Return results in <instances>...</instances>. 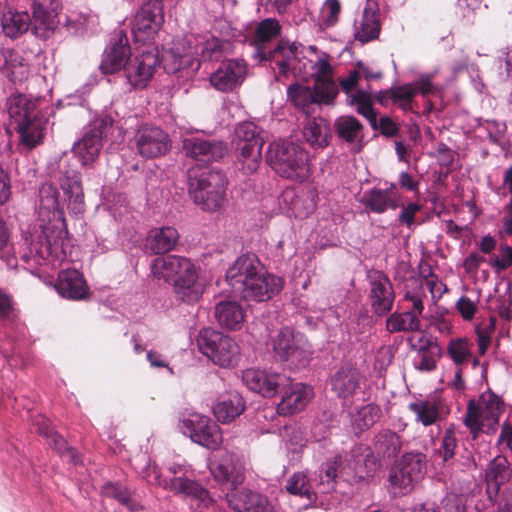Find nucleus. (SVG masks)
Listing matches in <instances>:
<instances>
[{
  "label": "nucleus",
  "mask_w": 512,
  "mask_h": 512,
  "mask_svg": "<svg viewBox=\"0 0 512 512\" xmlns=\"http://www.w3.org/2000/svg\"><path fill=\"white\" fill-rule=\"evenodd\" d=\"M39 206L37 222L34 223V263L44 264L52 269L60 267L66 259V250L69 246L64 205L60 201V192L52 183H44L38 191Z\"/></svg>",
  "instance_id": "obj_1"
},
{
  "label": "nucleus",
  "mask_w": 512,
  "mask_h": 512,
  "mask_svg": "<svg viewBox=\"0 0 512 512\" xmlns=\"http://www.w3.org/2000/svg\"><path fill=\"white\" fill-rule=\"evenodd\" d=\"M232 291L245 301L264 302L283 288V279L267 272L255 254H242L226 271Z\"/></svg>",
  "instance_id": "obj_2"
},
{
  "label": "nucleus",
  "mask_w": 512,
  "mask_h": 512,
  "mask_svg": "<svg viewBox=\"0 0 512 512\" xmlns=\"http://www.w3.org/2000/svg\"><path fill=\"white\" fill-rule=\"evenodd\" d=\"M131 48L127 33L115 31L106 46L99 69L102 74H112L123 68L124 76L133 88L143 89L152 78L158 63L157 56L149 51H142L129 60Z\"/></svg>",
  "instance_id": "obj_3"
},
{
  "label": "nucleus",
  "mask_w": 512,
  "mask_h": 512,
  "mask_svg": "<svg viewBox=\"0 0 512 512\" xmlns=\"http://www.w3.org/2000/svg\"><path fill=\"white\" fill-rule=\"evenodd\" d=\"M379 468V459L371 447L358 444L353 446L345 457L335 453L319 466L315 480L322 493H330L336 487L337 478L346 474L353 481H361L374 476Z\"/></svg>",
  "instance_id": "obj_4"
},
{
  "label": "nucleus",
  "mask_w": 512,
  "mask_h": 512,
  "mask_svg": "<svg viewBox=\"0 0 512 512\" xmlns=\"http://www.w3.org/2000/svg\"><path fill=\"white\" fill-rule=\"evenodd\" d=\"M281 30L282 26L276 18H265L256 25L250 36V44L255 48L254 58L260 62H274L279 73L287 76L299 59L302 45L281 39L273 48H268V44L280 36Z\"/></svg>",
  "instance_id": "obj_5"
},
{
  "label": "nucleus",
  "mask_w": 512,
  "mask_h": 512,
  "mask_svg": "<svg viewBox=\"0 0 512 512\" xmlns=\"http://www.w3.org/2000/svg\"><path fill=\"white\" fill-rule=\"evenodd\" d=\"M228 180L224 172L209 165H194L187 171L188 194L202 210L216 212L224 204Z\"/></svg>",
  "instance_id": "obj_6"
},
{
  "label": "nucleus",
  "mask_w": 512,
  "mask_h": 512,
  "mask_svg": "<svg viewBox=\"0 0 512 512\" xmlns=\"http://www.w3.org/2000/svg\"><path fill=\"white\" fill-rule=\"evenodd\" d=\"M266 161L281 178L301 183L309 177L308 154L292 141L280 139L271 142L266 152Z\"/></svg>",
  "instance_id": "obj_7"
},
{
  "label": "nucleus",
  "mask_w": 512,
  "mask_h": 512,
  "mask_svg": "<svg viewBox=\"0 0 512 512\" xmlns=\"http://www.w3.org/2000/svg\"><path fill=\"white\" fill-rule=\"evenodd\" d=\"M504 409L502 398L490 389L481 393L478 398L470 399L467 404L464 424L469 429L472 438L476 439L479 433L495 432Z\"/></svg>",
  "instance_id": "obj_8"
},
{
  "label": "nucleus",
  "mask_w": 512,
  "mask_h": 512,
  "mask_svg": "<svg viewBox=\"0 0 512 512\" xmlns=\"http://www.w3.org/2000/svg\"><path fill=\"white\" fill-rule=\"evenodd\" d=\"M268 351L275 361L291 368L305 367L311 359L310 345L304 335L283 327L267 342Z\"/></svg>",
  "instance_id": "obj_9"
},
{
  "label": "nucleus",
  "mask_w": 512,
  "mask_h": 512,
  "mask_svg": "<svg viewBox=\"0 0 512 512\" xmlns=\"http://www.w3.org/2000/svg\"><path fill=\"white\" fill-rule=\"evenodd\" d=\"M261 132V128L251 121L241 122L235 128L236 167L246 176L256 172L261 164L264 145Z\"/></svg>",
  "instance_id": "obj_10"
},
{
  "label": "nucleus",
  "mask_w": 512,
  "mask_h": 512,
  "mask_svg": "<svg viewBox=\"0 0 512 512\" xmlns=\"http://www.w3.org/2000/svg\"><path fill=\"white\" fill-rule=\"evenodd\" d=\"M426 464V455L422 452L410 451L404 453L389 471L390 493L394 496L410 493L415 485L424 477Z\"/></svg>",
  "instance_id": "obj_11"
},
{
  "label": "nucleus",
  "mask_w": 512,
  "mask_h": 512,
  "mask_svg": "<svg viewBox=\"0 0 512 512\" xmlns=\"http://www.w3.org/2000/svg\"><path fill=\"white\" fill-rule=\"evenodd\" d=\"M197 346L204 356L222 368L234 367L240 359V348L236 341L210 327L199 331Z\"/></svg>",
  "instance_id": "obj_12"
},
{
  "label": "nucleus",
  "mask_w": 512,
  "mask_h": 512,
  "mask_svg": "<svg viewBox=\"0 0 512 512\" xmlns=\"http://www.w3.org/2000/svg\"><path fill=\"white\" fill-rule=\"evenodd\" d=\"M114 124L111 115H101L85 129L81 139L72 146V152L82 166L93 162L103 146V140L108 137Z\"/></svg>",
  "instance_id": "obj_13"
},
{
  "label": "nucleus",
  "mask_w": 512,
  "mask_h": 512,
  "mask_svg": "<svg viewBox=\"0 0 512 512\" xmlns=\"http://www.w3.org/2000/svg\"><path fill=\"white\" fill-rule=\"evenodd\" d=\"M39 261L40 264L34 263V277L43 280L47 285L53 286L57 293L63 298L71 300L85 298L88 293V287L82 273L76 269H64L58 272L56 280L54 275L44 277L43 274L46 273L47 270H52V267L44 264V261L41 259ZM58 268L59 267L53 269V271Z\"/></svg>",
  "instance_id": "obj_14"
},
{
  "label": "nucleus",
  "mask_w": 512,
  "mask_h": 512,
  "mask_svg": "<svg viewBox=\"0 0 512 512\" xmlns=\"http://www.w3.org/2000/svg\"><path fill=\"white\" fill-rule=\"evenodd\" d=\"M200 58L195 53L192 38L186 37L172 47L163 57V68L167 74L175 75L178 81L191 80L200 68Z\"/></svg>",
  "instance_id": "obj_15"
},
{
  "label": "nucleus",
  "mask_w": 512,
  "mask_h": 512,
  "mask_svg": "<svg viewBox=\"0 0 512 512\" xmlns=\"http://www.w3.org/2000/svg\"><path fill=\"white\" fill-rule=\"evenodd\" d=\"M9 126L19 136L21 150H32V102L24 94L11 95L6 102Z\"/></svg>",
  "instance_id": "obj_16"
},
{
  "label": "nucleus",
  "mask_w": 512,
  "mask_h": 512,
  "mask_svg": "<svg viewBox=\"0 0 512 512\" xmlns=\"http://www.w3.org/2000/svg\"><path fill=\"white\" fill-rule=\"evenodd\" d=\"M164 22L161 0H148L142 4L131 22V33L136 43L154 40Z\"/></svg>",
  "instance_id": "obj_17"
},
{
  "label": "nucleus",
  "mask_w": 512,
  "mask_h": 512,
  "mask_svg": "<svg viewBox=\"0 0 512 512\" xmlns=\"http://www.w3.org/2000/svg\"><path fill=\"white\" fill-rule=\"evenodd\" d=\"M164 488L180 496L190 510H214L216 500L201 483L190 477L171 478L163 481Z\"/></svg>",
  "instance_id": "obj_18"
},
{
  "label": "nucleus",
  "mask_w": 512,
  "mask_h": 512,
  "mask_svg": "<svg viewBox=\"0 0 512 512\" xmlns=\"http://www.w3.org/2000/svg\"><path fill=\"white\" fill-rule=\"evenodd\" d=\"M181 432L194 443L207 449H216L222 442L219 426L210 417L191 413L179 425Z\"/></svg>",
  "instance_id": "obj_19"
},
{
  "label": "nucleus",
  "mask_w": 512,
  "mask_h": 512,
  "mask_svg": "<svg viewBox=\"0 0 512 512\" xmlns=\"http://www.w3.org/2000/svg\"><path fill=\"white\" fill-rule=\"evenodd\" d=\"M368 301L371 311L377 317H386L393 309L395 291L389 277L379 270L368 272Z\"/></svg>",
  "instance_id": "obj_20"
},
{
  "label": "nucleus",
  "mask_w": 512,
  "mask_h": 512,
  "mask_svg": "<svg viewBox=\"0 0 512 512\" xmlns=\"http://www.w3.org/2000/svg\"><path fill=\"white\" fill-rule=\"evenodd\" d=\"M242 382L249 390L270 398L290 383V377L273 370L249 368L242 372Z\"/></svg>",
  "instance_id": "obj_21"
},
{
  "label": "nucleus",
  "mask_w": 512,
  "mask_h": 512,
  "mask_svg": "<svg viewBox=\"0 0 512 512\" xmlns=\"http://www.w3.org/2000/svg\"><path fill=\"white\" fill-rule=\"evenodd\" d=\"M135 140L138 154L146 159L161 157L171 148L169 135L156 126H141L135 135Z\"/></svg>",
  "instance_id": "obj_22"
},
{
  "label": "nucleus",
  "mask_w": 512,
  "mask_h": 512,
  "mask_svg": "<svg viewBox=\"0 0 512 512\" xmlns=\"http://www.w3.org/2000/svg\"><path fill=\"white\" fill-rule=\"evenodd\" d=\"M182 149L186 157L201 162L218 161L227 153L225 142L199 136L183 138Z\"/></svg>",
  "instance_id": "obj_23"
},
{
  "label": "nucleus",
  "mask_w": 512,
  "mask_h": 512,
  "mask_svg": "<svg viewBox=\"0 0 512 512\" xmlns=\"http://www.w3.org/2000/svg\"><path fill=\"white\" fill-rule=\"evenodd\" d=\"M34 426L37 427L39 436L46 440V444L56 451L64 462L74 466L82 464L81 454L74 447L69 446L66 440L54 430L49 419L44 416L34 417Z\"/></svg>",
  "instance_id": "obj_24"
},
{
  "label": "nucleus",
  "mask_w": 512,
  "mask_h": 512,
  "mask_svg": "<svg viewBox=\"0 0 512 512\" xmlns=\"http://www.w3.org/2000/svg\"><path fill=\"white\" fill-rule=\"evenodd\" d=\"M246 73L247 66L243 60L229 59L221 62L209 80L216 90L229 92L244 81Z\"/></svg>",
  "instance_id": "obj_25"
},
{
  "label": "nucleus",
  "mask_w": 512,
  "mask_h": 512,
  "mask_svg": "<svg viewBox=\"0 0 512 512\" xmlns=\"http://www.w3.org/2000/svg\"><path fill=\"white\" fill-rule=\"evenodd\" d=\"M278 393L282 395V398L277 406V411L279 414L288 415L305 408L312 397V388L304 383L294 382L290 378V383L280 389Z\"/></svg>",
  "instance_id": "obj_26"
},
{
  "label": "nucleus",
  "mask_w": 512,
  "mask_h": 512,
  "mask_svg": "<svg viewBox=\"0 0 512 512\" xmlns=\"http://www.w3.org/2000/svg\"><path fill=\"white\" fill-rule=\"evenodd\" d=\"M210 472L217 482L229 485L232 491L236 490L245 479L243 462L235 455L227 454L218 462L212 463Z\"/></svg>",
  "instance_id": "obj_27"
},
{
  "label": "nucleus",
  "mask_w": 512,
  "mask_h": 512,
  "mask_svg": "<svg viewBox=\"0 0 512 512\" xmlns=\"http://www.w3.org/2000/svg\"><path fill=\"white\" fill-rule=\"evenodd\" d=\"M61 174V188L69 213L73 216L82 214L85 211V201L81 174L75 169H65Z\"/></svg>",
  "instance_id": "obj_28"
},
{
  "label": "nucleus",
  "mask_w": 512,
  "mask_h": 512,
  "mask_svg": "<svg viewBox=\"0 0 512 512\" xmlns=\"http://www.w3.org/2000/svg\"><path fill=\"white\" fill-rule=\"evenodd\" d=\"M59 0H34V36L46 39L59 20Z\"/></svg>",
  "instance_id": "obj_29"
},
{
  "label": "nucleus",
  "mask_w": 512,
  "mask_h": 512,
  "mask_svg": "<svg viewBox=\"0 0 512 512\" xmlns=\"http://www.w3.org/2000/svg\"><path fill=\"white\" fill-rule=\"evenodd\" d=\"M194 263L186 257L178 255H167L153 259L150 264L152 275L167 283L173 282L184 272L189 271Z\"/></svg>",
  "instance_id": "obj_30"
},
{
  "label": "nucleus",
  "mask_w": 512,
  "mask_h": 512,
  "mask_svg": "<svg viewBox=\"0 0 512 512\" xmlns=\"http://www.w3.org/2000/svg\"><path fill=\"white\" fill-rule=\"evenodd\" d=\"M226 497L235 512H274L267 497L257 491L242 489L227 493Z\"/></svg>",
  "instance_id": "obj_31"
},
{
  "label": "nucleus",
  "mask_w": 512,
  "mask_h": 512,
  "mask_svg": "<svg viewBox=\"0 0 512 512\" xmlns=\"http://www.w3.org/2000/svg\"><path fill=\"white\" fill-rule=\"evenodd\" d=\"M333 128L338 139L351 145V151L358 153L363 148V124L353 115H341L334 120Z\"/></svg>",
  "instance_id": "obj_32"
},
{
  "label": "nucleus",
  "mask_w": 512,
  "mask_h": 512,
  "mask_svg": "<svg viewBox=\"0 0 512 512\" xmlns=\"http://www.w3.org/2000/svg\"><path fill=\"white\" fill-rule=\"evenodd\" d=\"M173 291L176 299L183 303L193 304L201 298L204 292V283L199 279L194 264L189 271L175 278Z\"/></svg>",
  "instance_id": "obj_33"
},
{
  "label": "nucleus",
  "mask_w": 512,
  "mask_h": 512,
  "mask_svg": "<svg viewBox=\"0 0 512 512\" xmlns=\"http://www.w3.org/2000/svg\"><path fill=\"white\" fill-rule=\"evenodd\" d=\"M512 477V468L508 459L503 455H497L487 465L485 480L487 484L486 494L490 500L496 497L501 485L507 483Z\"/></svg>",
  "instance_id": "obj_34"
},
{
  "label": "nucleus",
  "mask_w": 512,
  "mask_h": 512,
  "mask_svg": "<svg viewBox=\"0 0 512 512\" xmlns=\"http://www.w3.org/2000/svg\"><path fill=\"white\" fill-rule=\"evenodd\" d=\"M361 372L351 364H343L331 377L332 390L339 398H349L360 388Z\"/></svg>",
  "instance_id": "obj_35"
},
{
  "label": "nucleus",
  "mask_w": 512,
  "mask_h": 512,
  "mask_svg": "<svg viewBox=\"0 0 512 512\" xmlns=\"http://www.w3.org/2000/svg\"><path fill=\"white\" fill-rule=\"evenodd\" d=\"M404 440L395 431L384 428L378 431L372 442V450L379 460L391 461L402 451Z\"/></svg>",
  "instance_id": "obj_36"
},
{
  "label": "nucleus",
  "mask_w": 512,
  "mask_h": 512,
  "mask_svg": "<svg viewBox=\"0 0 512 512\" xmlns=\"http://www.w3.org/2000/svg\"><path fill=\"white\" fill-rule=\"evenodd\" d=\"M214 316L217 323L227 330L241 329L246 312L243 306L234 300L218 302L214 308Z\"/></svg>",
  "instance_id": "obj_37"
},
{
  "label": "nucleus",
  "mask_w": 512,
  "mask_h": 512,
  "mask_svg": "<svg viewBox=\"0 0 512 512\" xmlns=\"http://www.w3.org/2000/svg\"><path fill=\"white\" fill-rule=\"evenodd\" d=\"M188 38H192L195 53L200 61H220L231 48L230 41L214 36L196 38L191 35Z\"/></svg>",
  "instance_id": "obj_38"
},
{
  "label": "nucleus",
  "mask_w": 512,
  "mask_h": 512,
  "mask_svg": "<svg viewBox=\"0 0 512 512\" xmlns=\"http://www.w3.org/2000/svg\"><path fill=\"white\" fill-rule=\"evenodd\" d=\"M381 31L378 11L371 6L363 9L361 17L354 23V38L361 44L376 40Z\"/></svg>",
  "instance_id": "obj_39"
},
{
  "label": "nucleus",
  "mask_w": 512,
  "mask_h": 512,
  "mask_svg": "<svg viewBox=\"0 0 512 512\" xmlns=\"http://www.w3.org/2000/svg\"><path fill=\"white\" fill-rule=\"evenodd\" d=\"M245 407V401L241 394L232 391L222 396L214 405L213 414L219 422L229 424L244 412Z\"/></svg>",
  "instance_id": "obj_40"
},
{
  "label": "nucleus",
  "mask_w": 512,
  "mask_h": 512,
  "mask_svg": "<svg viewBox=\"0 0 512 512\" xmlns=\"http://www.w3.org/2000/svg\"><path fill=\"white\" fill-rule=\"evenodd\" d=\"M32 18L26 11H16L11 7H3L1 27L5 36L15 39L28 31Z\"/></svg>",
  "instance_id": "obj_41"
},
{
  "label": "nucleus",
  "mask_w": 512,
  "mask_h": 512,
  "mask_svg": "<svg viewBox=\"0 0 512 512\" xmlns=\"http://www.w3.org/2000/svg\"><path fill=\"white\" fill-rule=\"evenodd\" d=\"M100 493L104 498L116 500L130 512H138L143 509V506L132 497L131 490L120 482L108 481L104 483L101 487Z\"/></svg>",
  "instance_id": "obj_42"
},
{
  "label": "nucleus",
  "mask_w": 512,
  "mask_h": 512,
  "mask_svg": "<svg viewBox=\"0 0 512 512\" xmlns=\"http://www.w3.org/2000/svg\"><path fill=\"white\" fill-rule=\"evenodd\" d=\"M318 471L319 469L314 472L311 479H308L303 472L293 473L286 485L287 492L315 501L317 492L323 494L318 487V481L315 480Z\"/></svg>",
  "instance_id": "obj_43"
},
{
  "label": "nucleus",
  "mask_w": 512,
  "mask_h": 512,
  "mask_svg": "<svg viewBox=\"0 0 512 512\" xmlns=\"http://www.w3.org/2000/svg\"><path fill=\"white\" fill-rule=\"evenodd\" d=\"M178 239L179 233L174 227H161L150 235L147 247L152 254H165L174 249Z\"/></svg>",
  "instance_id": "obj_44"
},
{
  "label": "nucleus",
  "mask_w": 512,
  "mask_h": 512,
  "mask_svg": "<svg viewBox=\"0 0 512 512\" xmlns=\"http://www.w3.org/2000/svg\"><path fill=\"white\" fill-rule=\"evenodd\" d=\"M304 137L313 148H325L331 138L330 126L323 118L309 120L304 127Z\"/></svg>",
  "instance_id": "obj_45"
},
{
  "label": "nucleus",
  "mask_w": 512,
  "mask_h": 512,
  "mask_svg": "<svg viewBox=\"0 0 512 512\" xmlns=\"http://www.w3.org/2000/svg\"><path fill=\"white\" fill-rule=\"evenodd\" d=\"M386 330L389 333L420 331L421 321L412 311L390 312L386 319Z\"/></svg>",
  "instance_id": "obj_46"
},
{
  "label": "nucleus",
  "mask_w": 512,
  "mask_h": 512,
  "mask_svg": "<svg viewBox=\"0 0 512 512\" xmlns=\"http://www.w3.org/2000/svg\"><path fill=\"white\" fill-rule=\"evenodd\" d=\"M381 408L376 404H367L350 414L351 424L356 434L370 429L381 417Z\"/></svg>",
  "instance_id": "obj_47"
},
{
  "label": "nucleus",
  "mask_w": 512,
  "mask_h": 512,
  "mask_svg": "<svg viewBox=\"0 0 512 512\" xmlns=\"http://www.w3.org/2000/svg\"><path fill=\"white\" fill-rule=\"evenodd\" d=\"M395 184L392 183L389 189H380L373 187L364 192L362 203L366 209L373 213L382 214L387 209L391 202L389 190L393 189Z\"/></svg>",
  "instance_id": "obj_48"
},
{
  "label": "nucleus",
  "mask_w": 512,
  "mask_h": 512,
  "mask_svg": "<svg viewBox=\"0 0 512 512\" xmlns=\"http://www.w3.org/2000/svg\"><path fill=\"white\" fill-rule=\"evenodd\" d=\"M346 104L349 106H355L356 112L366 117L372 114L374 110V99L373 93L368 89H358L353 95H349L346 98Z\"/></svg>",
  "instance_id": "obj_49"
},
{
  "label": "nucleus",
  "mask_w": 512,
  "mask_h": 512,
  "mask_svg": "<svg viewBox=\"0 0 512 512\" xmlns=\"http://www.w3.org/2000/svg\"><path fill=\"white\" fill-rule=\"evenodd\" d=\"M502 186L509 194V200L503 208L506 214L503 218V229L507 235H512V164L503 172Z\"/></svg>",
  "instance_id": "obj_50"
},
{
  "label": "nucleus",
  "mask_w": 512,
  "mask_h": 512,
  "mask_svg": "<svg viewBox=\"0 0 512 512\" xmlns=\"http://www.w3.org/2000/svg\"><path fill=\"white\" fill-rule=\"evenodd\" d=\"M415 95L416 89L412 84H404L391 88V100L393 103L398 104L404 111L412 109V102Z\"/></svg>",
  "instance_id": "obj_51"
},
{
  "label": "nucleus",
  "mask_w": 512,
  "mask_h": 512,
  "mask_svg": "<svg viewBox=\"0 0 512 512\" xmlns=\"http://www.w3.org/2000/svg\"><path fill=\"white\" fill-rule=\"evenodd\" d=\"M410 411L416 414L417 420L424 426L433 424L438 416L437 409L428 401L411 402L408 405Z\"/></svg>",
  "instance_id": "obj_52"
},
{
  "label": "nucleus",
  "mask_w": 512,
  "mask_h": 512,
  "mask_svg": "<svg viewBox=\"0 0 512 512\" xmlns=\"http://www.w3.org/2000/svg\"><path fill=\"white\" fill-rule=\"evenodd\" d=\"M338 95V87L334 81H328L315 87L311 95L313 102L324 105H333Z\"/></svg>",
  "instance_id": "obj_53"
},
{
  "label": "nucleus",
  "mask_w": 512,
  "mask_h": 512,
  "mask_svg": "<svg viewBox=\"0 0 512 512\" xmlns=\"http://www.w3.org/2000/svg\"><path fill=\"white\" fill-rule=\"evenodd\" d=\"M98 81V75L96 73L91 74L88 80L80 88H78L73 94H68L66 96L67 104L84 106L87 95L91 92L92 88L97 85Z\"/></svg>",
  "instance_id": "obj_54"
},
{
  "label": "nucleus",
  "mask_w": 512,
  "mask_h": 512,
  "mask_svg": "<svg viewBox=\"0 0 512 512\" xmlns=\"http://www.w3.org/2000/svg\"><path fill=\"white\" fill-rule=\"evenodd\" d=\"M437 350L440 352V348L437 344H434L431 340H426V342L420 346L419 352H421L420 361L415 365L416 368L420 371L430 372L436 368V360L433 355H429L428 351ZM434 352H432L433 354Z\"/></svg>",
  "instance_id": "obj_55"
},
{
  "label": "nucleus",
  "mask_w": 512,
  "mask_h": 512,
  "mask_svg": "<svg viewBox=\"0 0 512 512\" xmlns=\"http://www.w3.org/2000/svg\"><path fill=\"white\" fill-rule=\"evenodd\" d=\"M90 22H93L91 16L73 13L69 16H66L65 26L71 34L84 35L88 32V26Z\"/></svg>",
  "instance_id": "obj_56"
},
{
  "label": "nucleus",
  "mask_w": 512,
  "mask_h": 512,
  "mask_svg": "<svg viewBox=\"0 0 512 512\" xmlns=\"http://www.w3.org/2000/svg\"><path fill=\"white\" fill-rule=\"evenodd\" d=\"M314 313H319L322 328H325L328 331L334 330L341 325V315L338 309L334 306L327 308L316 307Z\"/></svg>",
  "instance_id": "obj_57"
},
{
  "label": "nucleus",
  "mask_w": 512,
  "mask_h": 512,
  "mask_svg": "<svg viewBox=\"0 0 512 512\" xmlns=\"http://www.w3.org/2000/svg\"><path fill=\"white\" fill-rule=\"evenodd\" d=\"M457 447V439L455 433L451 429H447L441 439V444L437 449L438 455L442 458L443 462H447L455 456Z\"/></svg>",
  "instance_id": "obj_58"
},
{
  "label": "nucleus",
  "mask_w": 512,
  "mask_h": 512,
  "mask_svg": "<svg viewBox=\"0 0 512 512\" xmlns=\"http://www.w3.org/2000/svg\"><path fill=\"white\" fill-rule=\"evenodd\" d=\"M447 353L456 365L463 363L469 356L466 341L460 338L451 340L447 348Z\"/></svg>",
  "instance_id": "obj_59"
},
{
  "label": "nucleus",
  "mask_w": 512,
  "mask_h": 512,
  "mask_svg": "<svg viewBox=\"0 0 512 512\" xmlns=\"http://www.w3.org/2000/svg\"><path fill=\"white\" fill-rule=\"evenodd\" d=\"M341 5L338 0H326L321 8L322 22L327 26H333L338 20Z\"/></svg>",
  "instance_id": "obj_60"
},
{
  "label": "nucleus",
  "mask_w": 512,
  "mask_h": 512,
  "mask_svg": "<svg viewBox=\"0 0 512 512\" xmlns=\"http://www.w3.org/2000/svg\"><path fill=\"white\" fill-rule=\"evenodd\" d=\"M426 279L410 278L405 284V293L403 299L407 298H426Z\"/></svg>",
  "instance_id": "obj_61"
},
{
  "label": "nucleus",
  "mask_w": 512,
  "mask_h": 512,
  "mask_svg": "<svg viewBox=\"0 0 512 512\" xmlns=\"http://www.w3.org/2000/svg\"><path fill=\"white\" fill-rule=\"evenodd\" d=\"M360 78V71H358L357 67L349 70L346 76L338 78L339 86L346 94V98L355 93L353 91L356 89Z\"/></svg>",
  "instance_id": "obj_62"
},
{
  "label": "nucleus",
  "mask_w": 512,
  "mask_h": 512,
  "mask_svg": "<svg viewBox=\"0 0 512 512\" xmlns=\"http://www.w3.org/2000/svg\"><path fill=\"white\" fill-rule=\"evenodd\" d=\"M315 203L313 199L306 197L302 199L301 197H296L292 201V211L297 218H306L308 217L315 209Z\"/></svg>",
  "instance_id": "obj_63"
},
{
  "label": "nucleus",
  "mask_w": 512,
  "mask_h": 512,
  "mask_svg": "<svg viewBox=\"0 0 512 512\" xmlns=\"http://www.w3.org/2000/svg\"><path fill=\"white\" fill-rule=\"evenodd\" d=\"M492 506H496V512H510L512 510V489L505 488L502 493L493 497V500L488 498Z\"/></svg>",
  "instance_id": "obj_64"
}]
</instances>
